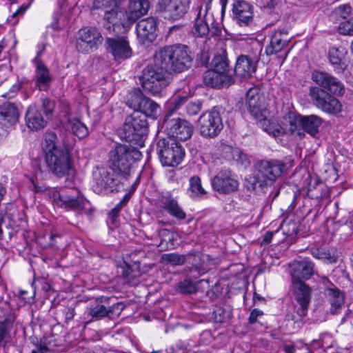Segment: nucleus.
I'll return each instance as SVG.
<instances>
[{
  "instance_id": "nucleus-3",
  "label": "nucleus",
  "mask_w": 353,
  "mask_h": 353,
  "mask_svg": "<svg viewBox=\"0 0 353 353\" xmlns=\"http://www.w3.org/2000/svg\"><path fill=\"white\" fill-rule=\"evenodd\" d=\"M141 157V153L136 148L119 144L110 150L109 161L112 169L126 178L130 175L132 163L140 160Z\"/></svg>"
},
{
  "instance_id": "nucleus-30",
  "label": "nucleus",
  "mask_w": 353,
  "mask_h": 353,
  "mask_svg": "<svg viewBox=\"0 0 353 353\" xmlns=\"http://www.w3.org/2000/svg\"><path fill=\"white\" fill-rule=\"evenodd\" d=\"M293 285L295 288L296 299L302 309V314L305 315L310 300V288L303 282H296L293 283Z\"/></svg>"
},
{
  "instance_id": "nucleus-39",
  "label": "nucleus",
  "mask_w": 353,
  "mask_h": 353,
  "mask_svg": "<svg viewBox=\"0 0 353 353\" xmlns=\"http://www.w3.org/2000/svg\"><path fill=\"white\" fill-rule=\"evenodd\" d=\"M159 105L147 97L143 101V104L142 105L139 112H140L139 114L143 115L145 118L146 117H150L154 119L157 118L159 112Z\"/></svg>"
},
{
  "instance_id": "nucleus-26",
  "label": "nucleus",
  "mask_w": 353,
  "mask_h": 353,
  "mask_svg": "<svg viewBox=\"0 0 353 353\" xmlns=\"http://www.w3.org/2000/svg\"><path fill=\"white\" fill-rule=\"evenodd\" d=\"M256 63L252 58L241 55L238 57L234 67L235 75L240 78L247 79L255 72Z\"/></svg>"
},
{
  "instance_id": "nucleus-33",
  "label": "nucleus",
  "mask_w": 353,
  "mask_h": 353,
  "mask_svg": "<svg viewBox=\"0 0 353 353\" xmlns=\"http://www.w3.org/2000/svg\"><path fill=\"white\" fill-rule=\"evenodd\" d=\"M107 297L97 299L89 310V315L93 319H99L108 316L110 312V307L108 303Z\"/></svg>"
},
{
  "instance_id": "nucleus-45",
  "label": "nucleus",
  "mask_w": 353,
  "mask_h": 353,
  "mask_svg": "<svg viewBox=\"0 0 353 353\" xmlns=\"http://www.w3.org/2000/svg\"><path fill=\"white\" fill-rule=\"evenodd\" d=\"M178 290L182 294H193L196 292V286L190 280L184 279L178 283Z\"/></svg>"
},
{
  "instance_id": "nucleus-35",
  "label": "nucleus",
  "mask_w": 353,
  "mask_h": 353,
  "mask_svg": "<svg viewBox=\"0 0 353 353\" xmlns=\"http://www.w3.org/2000/svg\"><path fill=\"white\" fill-rule=\"evenodd\" d=\"M96 183L101 188H113L114 179L111 172L105 168H99L94 173Z\"/></svg>"
},
{
  "instance_id": "nucleus-38",
  "label": "nucleus",
  "mask_w": 353,
  "mask_h": 353,
  "mask_svg": "<svg viewBox=\"0 0 353 353\" xmlns=\"http://www.w3.org/2000/svg\"><path fill=\"white\" fill-rule=\"evenodd\" d=\"M188 195L193 199L201 198L206 194L201 185V179L197 176L190 177L189 180Z\"/></svg>"
},
{
  "instance_id": "nucleus-61",
  "label": "nucleus",
  "mask_w": 353,
  "mask_h": 353,
  "mask_svg": "<svg viewBox=\"0 0 353 353\" xmlns=\"http://www.w3.org/2000/svg\"><path fill=\"white\" fill-rule=\"evenodd\" d=\"M74 316V310L72 308H69L65 314V318L68 320H71L73 319Z\"/></svg>"
},
{
  "instance_id": "nucleus-59",
  "label": "nucleus",
  "mask_w": 353,
  "mask_h": 353,
  "mask_svg": "<svg viewBox=\"0 0 353 353\" xmlns=\"http://www.w3.org/2000/svg\"><path fill=\"white\" fill-rule=\"evenodd\" d=\"M279 1V0H262L260 4L264 8H272L278 3Z\"/></svg>"
},
{
  "instance_id": "nucleus-28",
  "label": "nucleus",
  "mask_w": 353,
  "mask_h": 353,
  "mask_svg": "<svg viewBox=\"0 0 353 353\" xmlns=\"http://www.w3.org/2000/svg\"><path fill=\"white\" fill-rule=\"evenodd\" d=\"M19 112L14 104L5 103L0 106V123L8 128L15 125L19 120Z\"/></svg>"
},
{
  "instance_id": "nucleus-50",
  "label": "nucleus",
  "mask_w": 353,
  "mask_h": 353,
  "mask_svg": "<svg viewBox=\"0 0 353 353\" xmlns=\"http://www.w3.org/2000/svg\"><path fill=\"white\" fill-rule=\"evenodd\" d=\"M119 8H113L104 11V19L108 23H114Z\"/></svg>"
},
{
  "instance_id": "nucleus-40",
  "label": "nucleus",
  "mask_w": 353,
  "mask_h": 353,
  "mask_svg": "<svg viewBox=\"0 0 353 353\" xmlns=\"http://www.w3.org/2000/svg\"><path fill=\"white\" fill-rule=\"evenodd\" d=\"M263 130L274 137H278L283 133V130L279 125L269 119V114L259 121Z\"/></svg>"
},
{
  "instance_id": "nucleus-20",
  "label": "nucleus",
  "mask_w": 353,
  "mask_h": 353,
  "mask_svg": "<svg viewBox=\"0 0 353 353\" xmlns=\"http://www.w3.org/2000/svg\"><path fill=\"white\" fill-rule=\"evenodd\" d=\"M232 14L234 21L240 26H248L253 21V7L245 1H235L233 3Z\"/></svg>"
},
{
  "instance_id": "nucleus-60",
  "label": "nucleus",
  "mask_w": 353,
  "mask_h": 353,
  "mask_svg": "<svg viewBox=\"0 0 353 353\" xmlns=\"http://www.w3.org/2000/svg\"><path fill=\"white\" fill-rule=\"evenodd\" d=\"M19 90V85H14L12 88L10 90V92L3 94V97H8V98H12L14 97V93Z\"/></svg>"
},
{
  "instance_id": "nucleus-7",
  "label": "nucleus",
  "mask_w": 353,
  "mask_h": 353,
  "mask_svg": "<svg viewBox=\"0 0 353 353\" xmlns=\"http://www.w3.org/2000/svg\"><path fill=\"white\" fill-rule=\"evenodd\" d=\"M54 107V102L49 99H43L41 107L35 105L29 106L26 114L28 127L33 130L46 127L52 117Z\"/></svg>"
},
{
  "instance_id": "nucleus-10",
  "label": "nucleus",
  "mask_w": 353,
  "mask_h": 353,
  "mask_svg": "<svg viewBox=\"0 0 353 353\" xmlns=\"http://www.w3.org/2000/svg\"><path fill=\"white\" fill-rule=\"evenodd\" d=\"M198 122L200 133L205 137H216L223 127L219 110L216 107L203 113Z\"/></svg>"
},
{
  "instance_id": "nucleus-23",
  "label": "nucleus",
  "mask_w": 353,
  "mask_h": 353,
  "mask_svg": "<svg viewBox=\"0 0 353 353\" xmlns=\"http://www.w3.org/2000/svg\"><path fill=\"white\" fill-rule=\"evenodd\" d=\"M159 10L164 13V17L176 20L187 12V6L179 0H161Z\"/></svg>"
},
{
  "instance_id": "nucleus-56",
  "label": "nucleus",
  "mask_w": 353,
  "mask_h": 353,
  "mask_svg": "<svg viewBox=\"0 0 353 353\" xmlns=\"http://www.w3.org/2000/svg\"><path fill=\"white\" fill-rule=\"evenodd\" d=\"M50 347L45 343H40L34 349L32 350L31 353H48Z\"/></svg>"
},
{
  "instance_id": "nucleus-37",
  "label": "nucleus",
  "mask_w": 353,
  "mask_h": 353,
  "mask_svg": "<svg viewBox=\"0 0 353 353\" xmlns=\"http://www.w3.org/2000/svg\"><path fill=\"white\" fill-rule=\"evenodd\" d=\"M279 230H281L284 234L290 236L296 233L297 228L295 222L292 221H285L280 225L279 228L275 232H267L264 235L263 243L265 244L270 243L274 234L277 232Z\"/></svg>"
},
{
  "instance_id": "nucleus-36",
  "label": "nucleus",
  "mask_w": 353,
  "mask_h": 353,
  "mask_svg": "<svg viewBox=\"0 0 353 353\" xmlns=\"http://www.w3.org/2000/svg\"><path fill=\"white\" fill-rule=\"evenodd\" d=\"M345 52L343 48H331L329 50L330 62L338 72H342L345 67L343 62Z\"/></svg>"
},
{
  "instance_id": "nucleus-27",
  "label": "nucleus",
  "mask_w": 353,
  "mask_h": 353,
  "mask_svg": "<svg viewBox=\"0 0 353 353\" xmlns=\"http://www.w3.org/2000/svg\"><path fill=\"white\" fill-rule=\"evenodd\" d=\"M203 81L207 85L214 88H221L229 86L233 83L234 80L232 74H222L212 69L205 72L203 77Z\"/></svg>"
},
{
  "instance_id": "nucleus-13",
  "label": "nucleus",
  "mask_w": 353,
  "mask_h": 353,
  "mask_svg": "<svg viewBox=\"0 0 353 353\" xmlns=\"http://www.w3.org/2000/svg\"><path fill=\"white\" fill-rule=\"evenodd\" d=\"M155 205L178 221H185L187 218L185 211L179 203L177 198L174 196L170 192L159 194L156 199Z\"/></svg>"
},
{
  "instance_id": "nucleus-16",
  "label": "nucleus",
  "mask_w": 353,
  "mask_h": 353,
  "mask_svg": "<svg viewBox=\"0 0 353 353\" xmlns=\"http://www.w3.org/2000/svg\"><path fill=\"white\" fill-rule=\"evenodd\" d=\"M312 92L315 105L319 109L330 114H336L341 112L342 105L335 97L317 88H314Z\"/></svg>"
},
{
  "instance_id": "nucleus-5",
  "label": "nucleus",
  "mask_w": 353,
  "mask_h": 353,
  "mask_svg": "<svg viewBox=\"0 0 353 353\" xmlns=\"http://www.w3.org/2000/svg\"><path fill=\"white\" fill-rule=\"evenodd\" d=\"M167 72L168 70L154 59V63L149 64L142 72L139 78L141 86L152 95L160 93L168 85Z\"/></svg>"
},
{
  "instance_id": "nucleus-41",
  "label": "nucleus",
  "mask_w": 353,
  "mask_h": 353,
  "mask_svg": "<svg viewBox=\"0 0 353 353\" xmlns=\"http://www.w3.org/2000/svg\"><path fill=\"white\" fill-rule=\"evenodd\" d=\"M146 98L139 89H137L130 94L127 104L134 110L139 111Z\"/></svg>"
},
{
  "instance_id": "nucleus-47",
  "label": "nucleus",
  "mask_w": 353,
  "mask_h": 353,
  "mask_svg": "<svg viewBox=\"0 0 353 353\" xmlns=\"http://www.w3.org/2000/svg\"><path fill=\"white\" fill-rule=\"evenodd\" d=\"M164 261L169 262L174 265H182L184 263L185 258L183 255H179L177 254H167L163 256Z\"/></svg>"
},
{
  "instance_id": "nucleus-32",
  "label": "nucleus",
  "mask_w": 353,
  "mask_h": 353,
  "mask_svg": "<svg viewBox=\"0 0 353 353\" xmlns=\"http://www.w3.org/2000/svg\"><path fill=\"white\" fill-rule=\"evenodd\" d=\"M209 5L205 4L204 10L201 6L194 26V34L197 37H204L209 33V27L206 22V17Z\"/></svg>"
},
{
  "instance_id": "nucleus-55",
  "label": "nucleus",
  "mask_w": 353,
  "mask_h": 353,
  "mask_svg": "<svg viewBox=\"0 0 353 353\" xmlns=\"http://www.w3.org/2000/svg\"><path fill=\"white\" fill-rule=\"evenodd\" d=\"M159 236L161 239V244L163 243V241H166L168 240H171L173 238V234L172 232L168 229H162L159 231Z\"/></svg>"
},
{
  "instance_id": "nucleus-44",
  "label": "nucleus",
  "mask_w": 353,
  "mask_h": 353,
  "mask_svg": "<svg viewBox=\"0 0 353 353\" xmlns=\"http://www.w3.org/2000/svg\"><path fill=\"white\" fill-rule=\"evenodd\" d=\"M121 1V0H94V7L105 11L113 8H119Z\"/></svg>"
},
{
  "instance_id": "nucleus-29",
  "label": "nucleus",
  "mask_w": 353,
  "mask_h": 353,
  "mask_svg": "<svg viewBox=\"0 0 353 353\" xmlns=\"http://www.w3.org/2000/svg\"><path fill=\"white\" fill-rule=\"evenodd\" d=\"M287 32L276 30L271 37L270 43L265 48V53L271 55L281 52L288 44Z\"/></svg>"
},
{
  "instance_id": "nucleus-31",
  "label": "nucleus",
  "mask_w": 353,
  "mask_h": 353,
  "mask_svg": "<svg viewBox=\"0 0 353 353\" xmlns=\"http://www.w3.org/2000/svg\"><path fill=\"white\" fill-rule=\"evenodd\" d=\"M326 294L331 305V313L333 314L339 313L344 304L343 294L337 288H327Z\"/></svg>"
},
{
  "instance_id": "nucleus-53",
  "label": "nucleus",
  "mask_w": 353,
  "mask_h": 353,
  "mask_svg": "<svg viewBox=\"0 0 353 353\" xmlns=\"http://www.w3.org/2000/svg\"><path fill=\"white\" fill-rule=\"evenodd\" d=\"M9 323L8 321H0V343L6 337L9 332Z\"/></svg>"
},
{
  "instance_id": "nucleus-51",
  "label": "nucleus",
  "mask_w": 353,
  "mask_h": 353,
  "mask_svg": "<svg viewBox=\"0 0 353 353\" xmlns=\"http://www.w3.org/2000/svg\"><path fill=\"white\" fill-rule=\"evenodd\" d=\"M339 29L341 32L343 34H353V17L351 18L349 21L341 23L340 25Z\"/></svg>"
},
{
  "instance_id": "nucleus-25",
  "label": "nucleus",
  "mask_w": 353,
  "mask_h": 353,
  "mask_svg": "<svg viewBox=\"0 0 353 353\" xmlns=\"http://www.w3.org/2000/svg\"><path fill=\"white\" fill-rule=\"evenodd\" d=\"M157 21L153 17L141 20L136 26L137 37L143 44L152 42L155 39Z\"/></svg>"
},
{
  "instance_id": "nucleus-34",
  "label": "nucleus",
  "mask_w": 353,
  "mask_h": 353,
  "mask_svg": "<svg viewBox=\"0 0 353 353\" xmlns=\"http://www.w3.org/2000/svg\"><path fill=\"white\" fill-rule=\"evenodd\" d=\"M65 128L79 139L85 137L88 134L87 127L77 119H70L65 117Z\"/></svg>"
},
{
  "instance_id": "nucleus-11",
  "label": "nucleus",
  "mask_w": 353,
  "mask_h": 353,
  "mask_svg": "<svg viewBox=\"0 0 353 353\" xmlns=\"http://www.w3.org/2000/svg\"><path fill=\"white\" fill-rule=\"evenodd\" d=\"M102 41V36L97 28L85 27L78 31L76 48L79 52L89 54L96 50Z\"/></svg>"
},
{
  "instance_id": "nucleus-8",
  "label": "nucleus",
  "mask_w": 353,
  "mask_h": 353,
  "mask_svg": "<svg viewBox=\"0 0 353 353\" xmlns=\"http://www.w3.org/2000/svg\"><path fill=\"white\" fill-rule=\"evenodd\" d=\"M157 150L163 166H176L182 162L185 156L182 146L172 139H159Z\"/></svg>"
},
{
  "instance_id": "nucleus-57",
  "label": "nucleus",
  "mask_w": 353,
  "mask_h": 353,
  "mask_svg": "<svg viewBox=\"0 0 353 353\" xmlns=\"http://www.w3.org/2000/svg\"><path fill=\"white\" fill-rule=\"evenodd\" d=\"M263 314V313L261 310H259L258 309H254L250 313L249 317V323L251 324L254 323L256 321L257 318L259 316H262Z\"/></svg>"
},
{
  "instance_id": "nucleus-63",
  "label": "nucleus",
  "mask_w": 353,
  "mask_h": 353,
  "mask_svg": "<svg viewBox=\"0 0 353 353\" xmlns=\"http://www.w3.org/2000/svg\"><path fill=\"white\" fill-rule=\"evenodd\" d=\"M285 351L286 353H294L295 351V347L292 345H287L285 346Z\"/></svg>"
},
{
  "instance_id": "nucleus-9",
  "label": "nucleus",
  "mask_w": 353,
  "mask_h": 353,
  "mask_svg": "<svg viewBox=\"0 0 353 353\" xmlns=\"http://www.w3.org/2000/svg\"><path fill=\"white\" fill-rule=\"evenodd\" d=\"M163 128L168 139L184 141L191 137L193 133V125L188 121L181 118L170 119L166 115Z\"/></svg>"
},
{
  "instance_id": "nucleus-48",
  "label": "nucleus",
  "mask_w": 353,
  "mask_h": 353,
  "mask_svg": "<svg viewBox=\"0 0 353 353\" xmlns=\"http://www.w3.org/2000/svg\"><path fill=\"white\" fill-rule=\"evenodd\" d=\"M312 255L318 259L331 260L332 256L328 250L325 248H314L312 250Z\"/></svg>"
},
{
  "instance_id": "nucleus-4",
  "label": "nucleus",
  "mask_w": 353,
  "mask_h": 353,
  "mask_svg": "<svg viewBox=\"0 0 353 353\" xmlns=\"http://www.w3.org/2000/svg\"><path fill=\"white\" fill-rule=\"evenodd\" d=\"M285 164L278 159L263 160L257 163L256 172L252 178V189L273 185L281 177Z\"/></svg>"
},
{
  "instance_id": "nucleus-46",
  "label": "nucleus",
  "mask_w": 353,
  "mask_h": 353,
  "mask_svg": "<svg viewBox=\"0 0 353 353\" xmlns=\"http://www.w3.org/2000/svg\"><path fill=\"white\" fill-rule=\"evenodd\" d=\"M187 97H176L169 103V117L187 102Z\"/></svg>"
},
{
  "instance_id": "nucleus-43",
  "label": "nucleus",
  "mask_w": 353,
  "mask_h": 353,
  "mask_svg": "<svg viewBox=\"0 0 353 353\" xmlns=\"http://www.w3.org/2000/svg\"><path fill=\"white\" fill-rule=\"evenodd\" d=\"M212 70L222 74H231L228 70V63L225 57H214L212 61Z\"/></svg>"
},
{
  "instance_id": "nucleus-2",
  "label": "nucleus",
  "mask_w": 353,
  "mask_h": 353,
  "mask_svg": "<svg viewBox=\"0 0 353 353\" xmlns=\"http://www.w3.org/2000/svg\"><path fill=\"white\" fill-rule=\"evenodd\" d=\"M154 56L157 63H161L168 72H181L191 65L192 61L188 47L182 44L165 46Z\"/></svg>"
},
{
  "instance_id": "nucleus-22",
  "label": "nucleus",
  "mask_w": 353,
  "mask_h": 353,
  "mask_svg": "<svg viewBox=\"0 0 353 353\" xmlns=\"http://www.w3.org/2000/svg\"><path fill=\"white\" fill-rule=\"evenodd\" d=\"M214 190L222 192L229 193L236 190L238 188V181L232 176L230 172H221L211 181Z\"/></svg>"
},
{
  "instance_id": "nucleus-49",
  "label": "nucleus",
  "mask_w": 353,
  "mask_h": 353,
  "mask_svg": "<svg viewBox=\"0 0 353 353\" xmlns=\"http://www.w3.org/2000/svg\"><path fill=\"white\" fill-rule=\"evenodd\" d=\"M334 12L341 18L346 19L351 14L352 8L348 4H343L335 8Z\"/></svg>"
},
{
  "instance_id": "nucleus-12",
  "label": "nucleus",
  "mask_w": 353,
  "mask_h": 353,
  "mask_svg": "<svg viewBox=\"0 0 353 353\" xmlns=\"http://www.w3.org/2000/svg\"><path fill=\"white\" fill-rule=\"evenodd\" d=\"M124 137L127 141L139 142L148 134V123L145 117L137 114L126 118L123 127Z\"/></svg>"
},
{
  "instance_id": "nucleus-58",
  "label": "nucleus",
  "mask_w": 353,
  "mask_h": 353,
  "mask_svg": "<svg viewBox=\"0 0 353 353\" xmlns=\"http://www.w3.org/2000/svg\"><path fill=\"white\" fill-rule=\"evenodd\" d=\"M9 72V68L6 64L0 65V83L6 78Z\"/></svg>"
},
{
  "instance_id": "nucleus-64",
  "label": "nucleus",
  "mask_w": 353,
  "mask_h": 353,
  "mask_svg": "<svg viewBox=\"0 0 353 353\" xmlns=\"http://www.w3.org/2000/svg\"><path fill=\"white\" fill-rule=\"evenodd\" d=\"M6 192V190L2 185V184H0V201L2 199L3 194Z\"/></svg>"
},
{
  "instance_id": "nucleus-14",
  "label": "nucleus",
  "mask_w": 353,
  "mask_h": 353,
  "mask_svg": "<svg viewBox=\"0 0 353 353\" xmlns=\"http://www.w3.org/2000/svg\"><path fill=\"white\" fill-rule=\"evenodd\" d=\"M50 196L54 205L66 210H81L85 206L86 200L79 194H61L59 191L53 190L50 192Z\"/></svg>"
},
{
  "instance_id": "nucleus-62",
  "label": "nucleus",
  "mask_w": 353,
  "mask_h": 353,
  "mask_svg": "<svg viewBox=\"0 0 353 353\" xmlns=\"http://www.w3.org/2000/svg\"><path fill=\"white\" fill-rule=\"evenodd\" d=\"M128 199L125 196L123 200H121L114 208L121 210L123 206L127 203Z\"/></svg>"
},
{
  "instance_id": "nucleus-19",
  "label": "nucleus",
  "mask_w": 353,
  "mask_h": 353,
  "mask_svg": "<svg viewBox=\"0 0 353 353\" xmlns=\"http://www.w3.org/2000/svg\"><path fill=\"white\" fill-rule=\"evenodd\" d=\"M312 79L316 84L332 94L341 95L344 92L343 84L336 78L325 72L314 71L312 74Z\"/></svg>"
},
{
  "instance_id": "nucleus-52",
  "label": "nucleus",
  "mask_w": 353,
  "mask_h": 353,
  "mask_svg": "<svg viewBox=\"0 0 353 353\" xmlns=\"http://www.w3.org/2000/svg\"><path fill=\"white\" fill-rule=\"evenodd\" d=\"M201 110V104L190 102L186 105V112L189 115H195Z\"/></svg>"
},
{
  "instance_id": "nucleus-1",
  "label": "nucleus",
  "mask_w": 353,
  "mask_h": 353,
  "mask_svg": "<svg viewBox=\"0 0 353 353\" xmlns=\"http://www.w3.org/2000/svg\"><path fill=\"white\" fill-rule=\"evenodd\" d=\"M57 137L54 132L45 134L42 148L45 152V159L50 171L57 176L69 175L73 172L68 151L58 146Z\"/></svg>"
},
{
  "instance_id": "nucleus-54",
  "label": "nucleus",
  "mask_w": 353,
  "mask_h": 353,
  "mask_svg": "<svg viewBox=\"0 0 353 353\" xmlns=\"http://www.w3.org/2000/svg\"><path fill=\"white\" fill-rule=\"evenodd\" d=\"M29 6L22 5L20 6L10 17V19H9L10 22H12L14 25L16 24L18 22V19H15L14 21H12V19H14L18 16L23 15L25 12L28 8Z\"/></svg>"
},
{
  "instance_id": "nucleus-21",
  "label": "nucleus",
  "mask_w": 353,
  "mask_h": 353,
  "mask_svg": "<svg viewBox=\"0 0 353 353\" xmlns=\"http://www.w3.org/2000/svg\"><path fill=\"white\" fill-rule=\"evenodd\" d=\"M291 268L292 283L308 280L314 273V264L307 259L294 261Z\"/></svg>"
},
{
  "instance_id": "nucleus-18",
  "label": "nucleus",
  "mask_w": 353,
  "mask_h": 353,
  "mask_svg": "<svg viewBox=\"0 0 353 353\" xmlns=\"http://www.w3.org/2000/svg\"><path fill=\"white\" fill-rule=\"evenodd\" d=\"M248 109L250 114L259 121L269 114V112L261 97L254 88L250 89L246 95Z\"/></svg>"
},
{
  "instance_id": "nucleus-6",
  "label": "nucleus",
  "mask_w": 353,
  "mask_h": 353,
  "mask_svg": "<svg viewBox=\"0 0 353 353\" xmlns=\"http://www.w3.org/2000/svg\"><path fill=\"white\" fill-rule=\"evenodd\" d=\"M287 121L289 123V130L299 139L305 137V132L312 137L316 136L323 123V119L316 115L301 116L294 112H290L288 114Z\"/></svg>"
},
{
  "instance_id": "nucleus-17",
  "label": "nucleus",
  "mask_w": 353,
  "mask_h": 353,
  "mask_svg": "<svg viewBox=\"0 0 353 353\" xmlns=\"http://www.w3.org/2000/svg\"><path fill=\"white\" fill-rule=\"evenodd\" d=\"M106 49L116 61L128 59L132 56V50L129 42L123 37L107 38L105 41Z\"/></svg>"
},
{
  "instance_id": "nucleus-15",
  "label": "nucleus",
  "mask_w": 353,
  "mask_h": 353,
  "mask_svg": "<svg viewBox=\"0 0 353 353\" xmlns=\"http://www.w3.org/2000/svg\"><path fill=\"white\" fill-rule=\"evenodd\" d=\"M149 8L148 0H129L123 19L121 22L123 27L130 28L137 19L148 12Z\"/></svg>"
},
{
  "instance_id": "nucleus-24",
  "label": "nucleus",
  "mask_w": 353,
  "mask_h": 353,
  "mask_svg": "<svg viewBox=\"0 0 353 353\" xmlns=\"http://www.w3.org/2000/svg\"><path fill=\"white\" fill-rule=\"evenodd\" d=\"M43 50V46H39L37 57L32 61L36 67L35 84L40 90H46L51 81L48 69L39 59V57L41 55Z\"/></svg>"
},
{
  "instance_id": "nucleus-42",
  "label": "nucleus",
  "mask_w": 353,
  "mask_h": 353,
  "mask_svg": "<svg viewBox=\"0 0 353 353\" xmlns=\"http://www.w3.org/2000/svg\"><path fill=\"white\" fill-rule=\"evenodd\" d=\"M121 270V274L122 276L128 280L129 283H132L134 279L138 278L141 276V272L139 270V265L137 264H134L132 266H130L126 263H124L123 265L120 267Z\"/></svg>"
}]
</instances>
